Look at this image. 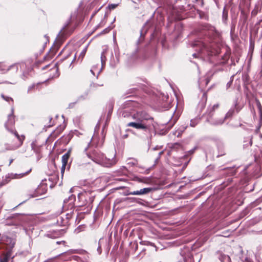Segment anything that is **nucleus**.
I'll return each instance as SVG.
<instances>
[{
    "mask_svg": "<svg viewBox=\"0 0 262 262\" xmlns=\"http://www.w3.org/2000/svg\"><path fill=\"white\" fill-rule=\"evenodd\" d=\"M65 243H66V242L64 241H62L57 242H56V244H58H58H62L64 245Z\"/></svg>",
    "mask_w": 262,
    "mask_h": 262,
    "instance_id": "40",
    "label": "nucleus"
},
{
    "mask_svg": "<svg viewBox=\"0 0 262 262\" xmlns=\"http://www.w3.org/2000/svg\"><path fill=\"white\" fill-rule=\"evenodd\" d=\"M203 97L204 98V101H203L199 103V105L201 107V108H204L205 106L206 102L207 100V97H206V95L205 94H203Z\"/></svg>",
    "mask_w": 262,
    "mask_h": 262,
    "instance_id": "18",
    "label": "nucleus"
},
{
    "mask_svg": "<svg viewBox=\"0 0 262 262\" xmlns=\"http://www.w3.org/2000/svg\"><path fill=\"white\" fill-rule=\"evenodd\" d=\"M256 102H257V106H258V107L259 110L260 111H261V104H260V103L259 101H258V100H257V101H256Z\"/></svg>",
    "mask_w": 262,
    "mask_h": 262,
    "instance_id": "35",
    "label": "nucleus"
},
{
    "mask_svg": "<svg viewBox=\"0 0 262 262\" xmlns=\"http://www.w3.org/2000/svg\"><path fill=\"white\" fill-rule=\"evenodd\" d=\"M234 110L233 108H231L226 114L225 117H224L225 119H227L228 118L231 117L233 114H234Z\"/></svg>",
    "mask_w": 262,
    "mask_h": 262,
    "instance_id": "17",
    "label": "nucleus"
},
{
    "mask_svg": "<svg viewBox=\"0 0 262 262\" xmlns=\"http://www.w3.org/2000/svg\"><path fill=\"white\" fill-rule=\"evenodd\" d=\"M219 107L218 104H214L212 106L209 107L207 110V114H208V118H211L213 112L214 111L215 109H216Z\"/></svg>",
    "mask_w": 262,
    "mask_h": 262,
    "instance_id": "11",
    "label": "nucleus"
},
{
    "mask_svg": "<svg viewBox=\"0 0 262 262\" xmlns=\"http://www.w3.org/2000/svg\"><path fill=\"white\" fill-rule=\"evenodd\" d=\"M35 85H32L29 86L28 89V93H29L32 90V89H33L34 88H35Z\"/></svg>",
    "mask_w": 262,
    "mask_h": 262,
    "instance_id": "34",
    "label": "nucleus"
},
{
    "mask_svg": "<svg viewBox=\"0 0 262 262\" xmlns=\"http://www.w3.org/2000/svg\"><path fill=\"white\" fill-rule=\"evenodd\" d=\"M105 61H106V57L105 55V51H103L101 53V64H102V68L105 64Z\"/></svg>",
    "mask_w": 262,
    "mask_h": 262,
    "instance_id": "16",
    "label": "nucleus"
},
{
    "mask_svg": "<svg viewBox=\"0 0 262 262\" xmlns=\"http://www.w3.org/2000/svg\"><path fill=\"white\" fill-rule=\"evenodd\" d=\"M197 124V122L195 120H191L190 121V125L192 127H194Z\"/></svg>",
    "mask_w": 262,
    "mask_h": 262,
    "instance_id": "31",
    "label": "nucleus"
},
{
    "mask_svg": "<svg viewBox=\"0 0 262 262\" xmlns=\"http://www.w3.org/2000/svg\"><path fill=\"white\" fill-rule=\"evenodd\" d=\"M147 245H150V246H154V247L155 246V244L154 243H150V242H147Z\"/></svg>",
    "mask_w": 262,
    "mask_h": 262,
    "instance_id": "43",
    "label": "nucleus"
},
{
    "mask_svg": "<svg viewBox=\"0 0 262 262\" xmlns=\"http://www.w3.org/2000/svg\"><path fill=\"white\" fill-rule=\"evenodd\" d=\"M225 120V118L224 119H212V118L210 119V118L207 119V120L208 122H209L210 124H211L212 125H219L222 124L224 123Z\"/></svg>",
    "mask_w": 262,
    "mask_h": 262,
    "instance_id": "9",
    "label": "nucleus"
},
{
    "mask_svg": "<svg viewBox=\"0 0 262 262\" xmlns=\"http://www.w3.org/2000/svg\"><path fill=\"white\" fill-rule=\"evenodd\" d=\"M137 164V160L136 159H133L132 161L128 162V164H129L132 166L136 165Z\"/></svg>",
    "mask_w": 262,
    "mask_h": 262,
    "instance_id": "28",
    "label": "nucleus"
},
{
    "mask_svg": "<svg viewBox=\"0 0 262 262\" xmlns=\"http://www.w3.org/2000/svg\"><path fill=\"white\" fill-rule=\"evenodd\" d=\"M64 233L63 230H53L47 234V236L50 238H57L62 235Z\"/></svg>",
    "mask_w": 262,
    "mask_h": 262,
    "instance_id": "8",
    "label": "nucleus"
},
{
    "mask_svg": "<svg viewBox=\"0 0 262 262\" xmlns=\"http://www.w3.org/2000/svg\"><path fill=\"white\" fill-rule=\"evenodd\" d=\"M49 66V65L46 66L45 67L43 68H42V70H45L47 67H48Z\"/></svg>",
    "mask_w": 262,
    "mask_h": 262,
    "instance_id": "52",
    "label": "nucleus"
},
{
    "mask_svg": "<svg viewBox=\"0 0 262 262\" xmlns=\"http://www.w3.org/2000/svg\"><path fill=\"white\" fill-rule=\"evenodd\" d=\"M122 115H123L124 117H126V115L124 113H123Z\"/></svg>",
    "mask_w": 262,
    "mask_h": 262,
    "instance_id": "53",
    "label": "nucleus"
},
{
    "mask_svg": "<svg viewBox=\"0 0 262 262\" xmlns=\"http://www.w3.org/2000/svg\"><path fill=\"white\" fill-rule=\"evenodd\" d=\"M40 189V188H38L37 189L36 192L34 193L33 194L31 195L30 198H34V197L38 196V194L39 193V191Z\"/></svg>",
    "mask_w": 262,
    "mask_h": 262,
    "instance_id": "29",
    "label": "nucleus"
},
{
    "mask_svg": "<svg viewBox=\"0 0 262 262\" xmlns=\"http://www.w3.org/2000/svg\"><path fill=\"white\" fill-rule=\"evenodd\" d=\"M219 259L221 262H230V257L222 253L220 255Z\"/></svg>",
    "mask_w": 262,
    "mask_h": 262,
    "instance_id": "13",
    "label": "nucleus"
},
{
    "mask_svg": "<svg viewBox=\"0 0 262 262\" xmlns=\"http://www.w3.org/2000/svg\"><path fill=\"white\" fill-rule=\"evenodd\" d=\"M187 126L185 125H182L179 127V128L178 129V136H179L181 134H182L184 130L186 129Z\"/></svg>",
    "mask_w": 262,
    "mask_h": 262,
    "instance_id": "21",
    "label": "nucleus"
},
{
    "mask_svg": "<svg viewBox=\"0 0 262 262\" xmlns=\"http://www.w3.org/2000/svg\"><path fill=\"white\" fill-rule=\"evenodd\" d=\"M31 170V169H30L28 171H27L26 172L22 173H20V174L11 173L8 175V176L7 177V178H9V179H19V178H20L24 177V176L27 174L28 173H29V172Z\"/></svg>",
    "mask_w": 262,
    "mask_h": 262,
    "instance_id": "10",
    "label": "nucleus"
},
{
    "mask_svg": "<svg viewBox=\"0 0 262 262\" xmlns=\"http://www.w3.org/2000/svg\"><path fill=\"white\" fill-rule=\"evenodd\" d=\"M86 50H87V47H85L84 48V49L81 52L79 56H80V57H81V59H82L83 58V57L84 56L85 53L86 52Z\"/></svg>",
    "mask_w": 262,
    "mask_h": 262,
    "instance_id": "26",
    "label": "nucleus"
},
{
    "mask_svg": "<svg viewBox=\"0 0 262 262\" xmlns=\"http://www.w3.org/2000/svg\"><path fill=\"white\" fill-rule=\"evenodd\" d=\"M70 150H69L66 154L62 156V164H67L68 161L70 156Z\"/></svg>",
    "mask_w": 262,
    "mask_h": 262,
    "instance_id": "12",
    "label": "nucleus"
},
{
    "mask_svg": "<svg viewBox=\"0 0 262 262\" xmlns=\"http://www.w3.org/2000/svg\"><path fill=\"white\" fill-rule=\"evenodd\" d=\"M72 258L75 260H76L78 258V257L77 256H73Z\"/></svg>",
    "mask_w": 262,
    "mask_h": 262,
    "instance_id": "46",
    "label": "nucleus"
},
{
    "mask_svg": "<svg viewBox=\"0 0 262 262\" xmlns=\"http://www.w3.org/2000/svg\"><path fill=\"white\" fill-rule=\"evenodd\" d=\"M66 165H67L62 164V167H61V172L62 175H63V173L64 172Z\"/></svg>",
    "mask_w": 262,
    "mask_h": 262,
    "instance_id": "32",
    "label": "nucleus"
},
{
    "mask_svg": "<svg viewBox=\"0 0 262 262\" xmlns=\"http://www.w3.org/2000/svg\"><path fill=\"white\" fill-rule=\"evenodd\" d=\"M117 5H116V4H112L111 5L109 6V8L110 9H115L116 7H117Z\"/></svg>",
    "mask_w": 262,
    "mask_h": 262,
    "instance_id": "36",
    "label": "nucleus"
},
{
    "mask_svg": "<svg viewBox=\"0 0 262 262\" xmlns=\"http://www.w3.org/2000/svg\"><path fill=\"white\" fill-rule=\"evenodd\" d=\"M13 162V159H11L10 161V163H9V165L12 163V162Z\"/></svg>",
    "mask_w": 262,
    "mask_h": 262,
    "instance_id": "50",
    "label": "nucleus"
},
{
    "mask_svg": "<svg viewBox=\"0 0 262 262\" xmlns=\"http://www.w3.org/2000/svg\"><path fill=\"white\" fill-rule=\"evenodd\" d=\"M76 253V250H69V251H68L67 252L62 253L61 255H68V254H71Z\"/></svg>",
    "mask_w": 262,
    "mask_h": 262,
    "instance_id": "25",
    "label": "nucleus"
},
{
    "mask_svg": "<svg viewBox=\"0 0 262 262\" xmlns=\"http://www.w3.org/2000/svg\"><path fill=\"white\" fill-rule=\"evenodd\" d=\"M87 96H88V93H85L84 95H81L80 96H79L78 98L77 101H78L84 100L86 98Z\"/></svg>",
    "mask_w": 262,
    "mask_h": 262,
    "instance_id": "24",
    "label": "nucleus"
},
{
    "mask_svg": "<svg viewBox=\"0 0 262 262\" xmlns=\"http://www.w3.org/2000/svg\"><path fill=\"white\" fill-rule=\"evenodd\" d=\"M88 193L86 192L79 193L78 195V199L83 200L84 199L85 201L88 203V201L86 199Z\"/></svg>",
    "mask_w": 262,
    "mask_h": 262,
    "instance_id": "15",
    "label": "nucleus"
},
{
    "mask_svg": "<svg viewBox=\"0 0 262 262\" xmlns=\"http://www.w3.org/2000/svg\"><path fill=\"white\" fill-rule=\"evenodd\" d=\"M114 27V26H113L112 27H108V28H107L105 29L104 30H103V31H102V33H108Z\"/></svg>",
    "mask_w": 262,
    "mask_h": 262,
    "instance_id": "27",
    "label": "nucleus"
},
{
    "mask_svg": "<svg viewBox=\"0 0 262 262\" xmlns=\"http://www.w3.org/2000/svg\"><path fill=\"white\" fill-rule=\"evenodd\" d=\"M12 113L8 116V121L5 123V127L6 129L10 131L11 133H14L15 136L16 137L17 140L18 141V143L15 144H6L5 145V148H2L1 150L2 152L5 151L6 150H12L17 149L23 143V141L25 139V136L23 135L19 136L18 133L15 131L13 132L12 129V126L14 124V117L13 116V109L12 108Z\"/></svg>",
    "mask_w": 262,
    "mask_h": 262,
    "instance_id": "2",
    "label": "nucleus"
},
{
    "mask_svg": "<svg viewBox=\"0 0 262 262\" xmlns=\"http://www.w3.org/2000/svg\"><path fill=\"white\" fill-rule=\"evenodd\" d=\"M163 151H160L159 153V158H160V157L161 156L162 154H163Z\"/></svg>",
    "mask_w": 262,
    "mask_h": 262,
    "instance_id": "47",
    "label": "nucleus"
},
{
    "mask_svg": "<svg viewBox=\"0 0 262 262\" xmlns=\"http://www.w3.org/2000/svg\"><path fill=\"white\" fill-rule=\"evenodd\" d=\"M192 46L193 48H196V50L199 52H203L204 50L207 49V47L205 43L201 40L195 41Z\"/></svg>",
    "mask_w": 262,
    "mask_h": 262,
    "instance_id": "7",
    "label": "nucleus"
},
{
    "mask_svg": "<svg viewBox=\"0 0 262 262\" xmlns=\"http://www.w3.org/2000/svg\"><path fill=\"white\" fill-rule=\"evenodd\" d=\"M232 81H233V80L232 79L229 82H228L227 83V87H229L232 84Z\"/></svg>",
    "mask_w": 262,
    "mask_h": 262,
    "instance_id": "39",
    "label": "nucleus"
},
{
    "mask_svg": "<svg viewBox=\"0 0 262 262\" xmlns=\"http://www.w3.org/2000/svg\"><path fill=\"white\" fill-rule=\"evenodd\" d=\"M234 108L236 110L237 113H238L241 109L239 107L237 106V101L236 100L234 102Z\"/></svg>",
    "mask_w": 262,
    "mask_h": 262,
    "instance_id": "30",
    "label": "nucleus"
},
{
    "mask_svg": "<svg viewBox=\"0 0 262 262\" xmlns=\"http://www.w3.org/2000/svg\"><path fill=\"white\" fill-rule=\"evenodd\" d=\"M15 244L14 239L6 236L4 237L2 241V247L5 252L10 251V254H12V250Z\"/></svg>",
    "mask_w": 262,
    "mask_h": 262,
    "instance_id": "4",
    "label": "nucleus"
},
{
    "mask_svg": "<svg viewBox=\"0 0 262 262\" xmlns=\"http://www.w3.org/2000/svg\"><path fill=\"white\" fill-rule=\"evenodd\" d=\"M97 251H98L99 254L101 253L102 250H101V246L100 245L98 246V247L97 248Z\"/></svg>",
    "mask_w": 262,
    "mask_h": 262,
    "instance_id": "38",
    "label": "nucleus"
},
{
    "mask_svg": "<svg viewBox=\"0 0 262 262\" xmlns=\"http://www.w3.org/2000/svg\"><path fill=\"white\" fill-rule=\"evenodd\" d=\"M209 82V79H208V78L206 79L205 84L207 85L208 83Z\"/></svg>",
    "mask_w": 262,
    "mask_h": 262,
    "instance_id": "49",
    "label": "nucleus"
},
{
    "mask_svg": "<svg viewBox=\"0 0 262 262\" xmlns=\"http://www.w3.org/2000/svg\"><path fill=\"white\" fill-rule=\"evenodd\" d=\"M102 85H103V84L99 85V84H97L96 83H92L91 84V87H92V86H93V87H97V86H102Z\"/></svg>",
    "mask_w": 262,
    "mask_h": 262,
    "instance_id": "37",
    "label": "nucleus"
},
{
    "mask_svg": "<svg viewBox=\"0 0 262 262\" xmlns=\"http://www.w3.org/2000/svg\"><path fill=\"white\" fill-rule=\"evenodd\" d=\"M225 171L230 176H233L236 173V170L232 168H227L225 169Z\"/></svg>",
    "mask_w": 262,
    "mask_h": 262,
    "instance_id": "14",
    "label": "nucleus"
},
{
    "mask_svg": "<svg viewBox=\"0 0 262 262\" xmlns=\"http://www.w3.org/2000/svg\"><path fill=\"white\" fill-rule=\"evenodd\" d=\"M3 205H4V203L3 202V201L2 200H0V209H1L3 207Z\"/></svg>",
    "mask_w": 262,
    "mask_h": 262,
    "instance_id": "42",
    "label": "nucleus"
},
{
    "mask_svg": "<svg viewBox=\"0 0 262 262\" xmlns=\"http://www.w3.org/2000/svg\"><path fill=\"white\" fill-rule=\"evenodd\" d=\"M14 256L10 254V251H2L0 252V262H13Z\"/></svg>",
    "mask_w": 262,
    "mask_h": 262,
    "instance_id": "5",
    "label": "nucleus"
},
{
    "mask_svg": "<svg viewBox=\"0 0 262 262\" xmlns=\"http://www.w3.org/2000/svg\"><path fill=\"white\" fill-rule=\"evenodd\" d=\"M229 232H227V233H225V234L223 235V236H225V237H228L229 236Z\"/></svg>",
    "mask_w": 262,
    "mask_h": 262,
    "instance_id": "45",
    "label": "nucleus"
},
{
    "mask_svg": "<svg viewBox=\"0 0 262 262\" xmlns=\"http://www.w3.org/2000/svg\"><path fill=\"white\" fill-rule=\"evenodd\" d=\"M10 69H14V71L15 72H16L18 70V65L16 64H14L10 66L9 67V68L8 69V70H9Z\"/></svg>",
    "mask_w": 262,
    "mask_h": 262,
    "instance_id": "22",
    "label": "nucleus"
},
{
    "mask_svg": "<svg viewBox=\"0 0 262 262\" xmlns=\"http://www.w3.org/2000/svg\"><path fill=\"white\" fill-rule=\"evenodd\" d=\"M115 21V18H114L112 23H113Z\"/></svg>",
    "mask_w": 262,
    "mask_h": 262,
    "instance_id": "54",
    "label": "nucleus"
},
{
    "mask_svg": "<svg viewBox=\"0 0 262 262\" xmlns=\"http://www.w3.org/2000/svg\"><path fill=\"white\" fill-rule=\"evenodd\" d=\"M132 117L133 121L127 123L126 126L132 127L146 133L150 132L153 118L146 112H137Z\"/></svg>",
    "mask_w": 262,
    "mask_h": 262,
    "instance_id": "1",
    "label": "nucleus"
},
{
    "mask_svg": "<svg viewBox=\"0 0 262 262\" xmlns=\"http://www.w3.org/2000/svg\"><path fill=\"white\" fill-rule=\"evenodd\" d=\"M245 262H252V260L249 258L246 257L245 259Z\"/></svg>",
    "mask_w": 262,
    "mask_h": 262,
    "instance_id": "41",
    "label": "nucleus"
},
{
    "mask_svg": "<svg viewBox=\"0 0 262 262\" xmlns=\"http://www.w3.org/2000/svg\"><path fill=\"white\" fill-rule=\"evenodd\" d=\"M146 31V30H145L144 28H142L140 32L141 36H143Z\"/></svg>",
    "mask_w": 262,
    "mask_h": 262,
    "instance_id": "33",
    "label": "nucleus"
},
{
    "mask_svg": "<svg viewBox=\"0 0 262 262\" xmlns=\"http://www.w3.org/2000/svg\"><path fill=\"white\" fill-rule=\"evenodd\" d=\"M53 261V258H50V259H47L45 262H52Z\"/></svg>",
    "mask_w": 262,
    "mask_h": 262,
    "instance_id": "44",
    "label": "nucleus"
},
{
    "mask_svg": "<svg viewBox=\"0 0 262 262\" xmlns=\"http://www.w3.org/2000/svg\"><path fill=\"white\" fill-rule=\"evenodd\" d=\"M153 189L150 187L148 188H144L143 189H141L139 190L130 191L129 192L128 194L129 195H144L146 194L150 193Z\"/></svg>",
    "mask_w": 262,
    "mask_h": 262,
    "instance_id": "6",
    "label": "nucleus"
},
{
    "mask_svg": "<svg viewBox=\"0 0 262 262\" xmlns=\"http://www.w3.org/2000/svg\"><path fill=\"white\" fill-rule=\"evenodd\" d=\"M198 54V53H194V54H193L192 55L194 57L196 58L197 57Z\"/></svg>",
    "mask_w": 262,
    "mask_h": 262,
    "instance_id": "48",
    "label": "nucleus"
},
{
    "mask_svg": "<svg viewBox=\"0 0 262 262\" xmlns=\"http://www.w3.org/2000/svg\"><path fill=\"white\" fill-rule=\"evenodd\" d=\"M88 157L93 161L104 167H109L116 163L114 159H107L98 150H94L88 154Z\"/></svg>",
    "mask_w": 262,
    "mask_h": 262,
    "instance_id": "3",
    "label": "nucleus"
},
{
    "mask_svg": "<svg viewBox=\"0 0 262 262\" xmlns=\"http://www.w3.org/2000/svg\"><path fill=\"white\" fill-rule=\"evenodd\" d=\"M17 222L13 224L12 225L15 226H20L22 224V219L21 217L19 215H17Z\"/></svg>",
    "mask_w": 262,
    "mask_h": 262,
    "instance_id": "19",
    "label": "nucleus"
},
{
    "mask_svg": "<svg viewBox=\"0 0 262 262\" xmlns=\"http://www.w3.org/2000/svg\"><path fill=\"white\" fill-rule=\"evenodd\" d=\"M189 152L190 154H192L193 152V150H190Z\"/></svg>",
    "mask_w": 262,
    "mask_h": 262,
    "instance_id": "51",
    "label": "nucleus"
},
{
    "mask_svg": "<svg viewBox=\"0 0 262 262\" xmlns=\"http://www.w3.org/2000/svg\"><path fill=\"white\" fill-rule=\"evenodd\" d=\"M1 97L6 101L7 102H9L10 101H13V99L11 97H8V96H5V95H4L3 94H2L1 95Z\"/></svg>",
    "mask_w": 262,
    "mask_h": 262,
    "instance_id": "23",
    "label": "nucleus"
},
{
    "mask_svg": "<svg viewBox=\"0 0 262 262\" xmlns=\"http://www.w3.org/2000/svg\"><path fill=\"white\" fill-rule=\"evenodd\" d=\"M96 67H95V66L93 67L91 70V72L92 73V74L93 75H95V71H96L97 72V77H98V75L99 74V73H100V72L101 71V69H100V70H96Z\"/></svg>",
    "mask_w": 262,
    "mask_h": 262,
    "instance_id": "20",
    "label": "nucleus"
}]
</instances>
